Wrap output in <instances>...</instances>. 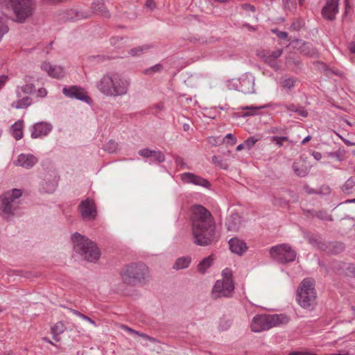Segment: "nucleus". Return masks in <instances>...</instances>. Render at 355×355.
<instances>
[{
  "label": "nucleus",
  "mask_w": 355,
  "mask_h": 355,
  "mask_svg": "<svg viewBox=\"0 0 355 355\" xmlns=\"http://www.w3.org/2000/svg\"><path fill=\"white\" fill-rule=\"evenodd\" d=\"M47 95V91L44 88H40L37 90V96L40 97H45Z\"/></svg>",
  "instance_id": "57"
},
{
  "label": "nucleus",
  "mask_w": 355,
  "mask_h": 355,
  "mask_svg": "<svg viewBox=\"0 0 355 355\" xmlns=\"http://www.w3.org/2000/svg\"><path fill=\"white\" fill-rule=\"evenodd\" d=\"M65 326L62 322H58L51 327V332L53 336V339L56 341L59 340L57 338V336L60 334H62L65 330Z\"/></svg>",
  "instance_id": "33"
},
{
  "label": "nucleus",
  "mask_w": 355,
  "mask_h": 355,
  "mask_svg": "<svg viewBox=\"0 0 355 355\" xmlns=\"http://www.w3.org/2000/svg\"><path fill=\"white\" fill-rule=\"evenodd\" d=\"M81 217L85 220H93L97 215L96 205L93 200L87 198L83 200L78 207Z\"/></svg>",
  "instance_id": "12"
},
{
  "label": "nucleus",
  "mask_w": 355,
  "mask_h": 355,
  "mask_svg": "<svg viewBox=\"0 0 355 355\" xmlns=\"http://www.w3.org/2000/svg\"><path fill=\"white\" fill-rule=\"evenodd\" d=\"M152 46L148 44H144L135 48L132 49L129 51V55L132 57H137L141 55L144 52L149 50Z\"/></svg>",
  "instance_id": "32"
},
{
  "label": "nucleus",
  "mask_w": 355,
  "mask_h": 355,
  "mask_svg": "<svg viewBox=\"0 0 355 355\" xmlns=\"http://www.w3.org/2000/svg\"><path fill=\"white\" fill-rule=\"evenodd\" d=\"M271 257L280 263H287L295 261L296 251L288 244L282 243L272 246L270 250Z\"/></svg>",
  "instance_id": "9"
},
{
  "label": "nucleus",
  "mask_w": 355,
  "mask_h": 355,
  "mask_svg": "<svg viewBox=\"0 0 355 355\" xmlns=\"http://www.w3.org/2000/svg\"><path fill=\"white\" fill-rule=\"evenodd\" d=\"M211 160L214 164L219 166L221 168L227 169L228 167L227 164L218 156L214 155Z\"/></svg>",
  "instance_id": "40"
},
{
  "label": "nucleus",
  "mask_w": 355,
  "mask_h": 355,
  "mask_svg": "<svg viewBox=\"0 0 355 355\" xmlns=\"http://www.w3.org/2000/svg\"><path fill=\"white\" fill-rule=\"evenodd\" d=\"M22 191L13 189L5 192L0 196V214L8 217L13 214L20 202Z\"/></svg>",
  "instance_id": "8"
},
{
  "label": "nucleus",
  "mask_w": 355,
  "mask_h": 355,
  "mask_svg": "<svg viewBox=\"0 0 355 355\" xmlns=\"http://www.w3.org/2000/svg\"><path fill=\"white\" fill-rule=\"evenodd\" d=\"M118 143L111 139L104 146L103 149L109 153H114L118 150Z\"/></svg>",
  "instance_id": "36"
},
{
  "label": "nucleus",
  "mask_w": 355,
  "mask_h": 355,
  "mask_svg": "<svg viewBox=\"0 0 355 355\" xmlns=\"http://www.w3.org/2000/svg\"><path fill=\"white\" fill-rule=\"evenodd\" d=\"M284 8L290 11H294L297 8L295 0H282Z\"/></svg>",
  "instance_id": "38"
},
{
  "label": "nucleus",
  "mask_w": 355,
  "mask_h": 355,
  "mask_svg": "<svg viewBox=\"0 0 355 355\" xmlns=\"http://www.w3.org/2000/svg\"><path fill=\"white\" fill-rule=\"evenodd\" d=\"M229 245L230 250L233 253L239 255H242L248 250L245 242L236 237L230 239Z\"/></svg>",
  "instance_id": "22"
},
{
  "label": "nucleus",
  "mask_w": 355,
  "mask_h": 355,
  "mask_svg": "<svg viewBox=\"0 0 355 355\" xmlns=\"http://www.w3.org/2000/svg\"><path fill=\"white\" fill-rule=\"evenodd\" d=\"M295 80L293 78H288L284 79L282 83V86L286 89H291L294 87Z\"/></svg>",
  "instance_id": "39"
},
{
  "label": "nucleus",
  "mask_w": 355,
  "mask_h": 355,
  "mask_svg": "<svg viewBox=\"0 0 355 355\" xmlns=\"http://www.w3.org/2000/svg\"><path fill=\"white\" fill-rule=\"evenodd\" d=\"M255 85V77L250 73L243 74L239 78L232 80L229 82L228 86L243 92V94H254Z\"/></svg>",
  "instance_id": "10"
},
{
  "label": "nucleus",
  "mask_w": 355,
  "mask_h": 355,
  "mask_svg": "<svg viewBox=\"0 0 355 355\" xmlns=\"http://www.w3.org/2000/svg\"><path fill=\"white\" fill-rule=\"evenodd\" d=\"M175 162L177 165H178L182 168H188L184 159L180 156H176L175 157Z\"/></svg>",
  "instance_id": "49"
},
{
  "label": "nucleus",
  "mask_w": 355,
  "mask_h": 355,
  "mask_svg": "<svg viewBox=\"0 0 355 355\" xmlns=\"http://www.w3.org/2000/svg\"><path fill=\"white\" fill-rule=\"evenodd\" d=\"M315 216L323 220H332L331 216L325 211H317Z\"/></svg>",
  "instance_id": "43"
},
{
  "label": "nucleus",
  "mask_w": 355,
  "mask_h": 355,
  "mask_svg": "<svg viewBox=\"0 0 355 355\" xmlns=\"http://www.w3.org/2000/svg\"><path fill=\"white\" fill-rule=\"evenodd\" d=\"M22 92L26 94H31L35 91V87L33 84H26L21 87Z\"/></svg>",
  "instance_id": "41"
},
{
  "label": "nucleus",
  "mask_w": 355,
  "mask_h": 355,
  "mask_svg": "<svg viewBox=\"0 0 355 355\" xmlns=\"http://www.w3.org/2000/svg\"><path fill=\"white\" fill-rule=\"evenodd\" d=\"M32 102L31 98L26 96L13 102L11 106L15 109H25L29 107L32 104Z\"/></svg>",
  "instance_id": "28"
},
{
  "label": "nucleus",
  "mask_w": 355,
  "mask_h": 355,
  "mask_svg": "<svg viewBox=\"0 0 355 355\" xmlns=\"http://www.w3.org/2000/svg\"><path fill=\"white\" fill-rule=\"evenodd\" d=\"M234 290L233 281L217 280L211 291V296L214 299L229 297Z\"/></svg>",
  "instance_id": "11"
},
{
  "label": "nucleus",
  "mask_w": 355,
  "mask_h": 355,
  "mask_svg": "<svg viewBox=\"0 0 355 355\" xmlns=\"http://www.w3.org/2000/svg\"><path fill=\"white\" fill-rule=\"evenodd\" d=\"M259 141L258 138H256L255 137H250L248 138L245 141V146L247 149L250 150L251 149L254 144Z\"/></svg>",
  "instance_id": "42"
},
{
  "label": "nucleus",
  "mask_w": 355,
  "mask_h": 355,
  "mask_svg": "<svg viewBox=\"0 0 355 355\" xmlns=\"http://www.w3.org/2000/svg\"><path fill=\"white\" fill-rule=\"evenodd\" d=\"M68 310L72 313L73 314H74L75 315L80 318L82 319V316H83L84 314L81 313L80 312H79L77 310H75V309H69L68 308Z\"/></svg>",
  "instance_id": "59"
},
{
  "label": "nucleus",
  "mask_w": 355,
  "mask_h": 355,
  "mask_svg": "<svg viewBox=\"0 0 355 355\" xmlns=\"http://www.w3.org/2000/svg\"><path fill=\"white\" fill-rule=\"evenodd\" d=\"M269 139L270 141L275 143V144L279 147H282L283 146L284 141H288L291 144H295L292 140H290L287 137H285V136H282V137L272 136V137H270L269 138Z\"/></svg>",
  "instance_id": "35"
},
{
  "label": "nucleus",
  "mask_w": 355,
  "mask_h": 355,
  "mask_svg": "<svg viewBox=\"0 0 355 355\" xmlns=\"http://www.w3.org/2000/svg\"><path fill=\"white\" fill-rule=\"evenodd\" d=\"M272 31L275 33L277 37L280 39L284 40L288 37V33L285 31H279L277 30H272Z\"/></svg>",
  "instance_id": "53"
},
{
  "label": "nucleus",
  "mask_w": 355,
  "mask_h": 355,
  "mask_svg": "<svg viewBox=\"0 0 355 355\" xmlns=\"http://www.w3.org/2000/svg\"><path fill=\"white\" fill-rule=\"evenodd\" d=\"M53 130V125L48 122H39L35 123L31 128V136L37 139L47 136Z\"/></svg>",
  "instance_id": "17"
},
{
  "label": "nucleus",
  "mask_w": 355,
  "mask_h": 355,
  "mask_svg": "<svg viewBox=\"0 0 355 355\" xmlns=\"http://www.w3.org/2000/svg\"><path fill=\"white\" fill-rule=\"evenodd\" d=\"M269 107V105L266 104L260 106H254V105H250V106H243L241 107V109L242 110H246L247 112L243 114V116L246 117L249 116H254L258 114V112L260 110L265 109Z\"/></svg>",
  "instance_id": "27"
},
{
  "label": "nucleus",
  "mask_w": 355,
  "mask_h": 355,
  "mask_svg": "<svg viewBox=\"0 0 355 355\" xmlns=\"http://www.w3.org/2000/svg\"><path fill=\"white\" fill-rule=\"evenodd\" d=\"M277 106L280 108H284L291 113H296L302 117H306L308 116L307 110L299 104L283 103L277 104Z\"/></svg>",
  "instance_id": "23"
},
{
  "label": "nucleus",
  "mask_w": 355,
  "mask_h": 355,
  "mask_svg": "<svg viewBox=\"0 0 355 355\" xmlns=\"http://www.w3.org/2000/svg\"><path fill=\"white\" fill-rule=\"evenodd\" d=\"M123 37H113L110 39V44L116 47H119L122 43Z\"/></svg>",
  "instance_id": "50"
},
{
  "label": "nucleus",
  "mask_w": 355,
  "mask_h": 355,
  "mask_svg": "<svg viewBox=\"0 0 355 355\" xmlns=\"http://www.w3.org/2000/svg\"><path fill=\"white\" fill-rule=\"evenodd\" d=\"M41 68L42 70L46 71L49 76L54 78H62L66 74V71L62 67L56 64H52L49 62H44L41 65Z\"/></svg>",
  "instance_id": "20"
},
{
  "label": "nucleus",
  "mask_w": 355,
  "mask_h": 355,
  "mask_svg": "<svg viewBox=\"0 0 355 355\" xmlns=\"http://www.w3.org/2000/svg\"><path fill=\"white\" fill-rule=\"evenodd\" d=\"M355 186V176L348 178L343 184L341 189L345 193H350Z\"/></svg>",
  "instance_id": "34"
},
{
  "label": "nucleus",
  "mask_w": 355,
  "mask_h": 355,
  "mask_svg": "<svg viewBox=\"0 0 355 355\" xmlns=\"http://www.w3.org/2000/svg\"><path fill=\"white\" fill-rule=\"evenodd\" d=\"M340 0H327L322 9V17L327 20L333 21L338 13Z\"/></svg>",
  "instance_id": "16"
},
{
  "label": "nucleus",
  "mask_w": 355,
  "mask_h": 355,
  "mask_svg": "<svg viewBox=\"0 0 355 355\" xmlns=\"http://www.w3.org/2000/svg\"><path fill=\"white\" fill-rule=\"evenodd\" d=\"M296 300L304 309L311 310L316 304V292L314 281L306 278L302 281L297 291Z\"/></svg>",
  "instance_id": "6"
},
{
  "label": "nucleus",
  "mask_w": 355,
  "mask_h": 355,
  "mask_svg": "<svg viewBox=\"0 0 355 355\" xmlns=\"http://www.w3.org/2000/svg\"><path fill=\"white\" fill-rule=\"evenodd\" d=\"M225 139L230 140L231 145H234L236 143V138L232 133L227 134Z\"/></svg>",
  "instance_id": "55"
},
{
  "label": "nucleus",
  "mask_w": 355,
  "mask_h": 355,
  "mask_svg": "<svg viewBox=\"0 0 355 355\" xmlns=\"http://www.w3.org/2000/svg\"><path fill=\"white\" fill-rule=\"evenodd\" d=\"M230 327V323L229 322V321H223V320H221L220 322V324H219V328L220 330L222 331H225V330H227Z\"/></svg>",
  "instance_id": "51"
},
{
  "label": "nucleus",
  "mask_w": 355,
  "mask_h": 355,
  "mask_svg": "<svg viewBox=\"0 0 355 355\" xmlns=\"http://www.w3.org/2000/svg\"><path fill=\"white\" fill-rule=\"evenodd\" d=\"M304 189L308 194L317 193L313 189L310 188L309 186H305Z\"/></svg>",
  "instance_id": "61"
},
{
  "label": "nucleus",
  "mask_w": 355,
  "mask_h": 355,
  "mask_svg": "<svg viewBox=\"0 0 355 355\" xmlns=\"http://www.w3.org/2000/svg\"><path fill=\"white\" fill-rule=\"evenodd\" d=\"M242 8L247 10V11H251V12H254L255 11V8L254 6H252L250 4H248V3H244L242 5Z\"/></svg>",
  "instance_id": "56"
},
{
  "label": "nucleus",
  "mask_w": 355,
  "mask_h": 355,
  "mask_svg": "<svg viewBox=\"0 0 355 355\" xmlns=\"http://www.w3.org/2000/svg\"><path fill=\"white\" fill-rule=\"evenodd\" d=\"M153 157H155L156 161L159 163H162L165 161V155L159 150H154Z\"/></svg>",
  "instance_id": "46"
},
{
  "label": "nucleus",
  "mask_w": 355,
  "mask_h": 355,
  "mask_svg": "<svg viewBox=\"0 0 355 355\" xmlns=\"http://www.w3.org/2000/svg\"><path fill=\"white\" fill-rule=\"evenodd\" d=\"M191 258L189 256L179 257L175 260L173 268L176 270L187 268L191 264Z\"/></svg>",
  "instance_id": "26"
},
{
  "label": "nucleus",
  "mask_w": 355,
  "mask_h": 355,
  "mask_svg": "<svg viewBox=\"0 0 355 355\" xmlns=\"http://www.w3.org/2000/svg\"><path fill=\"white\" fill-rule=\"evenodd\" d=\"M122 281L130 286L142 284L148 275V268L143 263H131L121 271Z\"/></svg>",
  "instance_id": "5"
},
{
  "label": "nucleus",
  "mask_w": 355,
  "mask_h": 355,
  "mask_svg": "<svg viewBox=\"0 0 355 355\" xmlns=\"http://www.w3.org/2000/svg\"><path fill=\"white\" fill-rule=\"evenodd\" d=\"M8 80V76L6 75L0 76V89H2L7 81Z\"/></svg>",
  "instance_id": "54"
},
{
  "label": "nucleus",
  "mask_w": 355,
  "mask_h": 355,
  "mask_svg": "<svg viewBox=\"0 0 355 355\" xmlns=\"http://www.w3.org/2000/svg\"><path fill=\"white\" fill-rule=\"evenodd\" d=\"M82 319L87 321V322H89L90 324H92V325H94V327H97V324L96 323L95 321H94L92 318H90L89 317L85 315H83V316H82Z\"/></svg>",
  "instance_id": "58"
},
{
  "label": "nucleus",
  "mask_w": 355,
  "mask_h": 355,
  "mask_svg": "<svg viewBox=\"0 0 355 355\" xmlns=\"http://www.w3.org/2000/svg\"><path fill=\"white\" fill-rule=\"evenodd\" d=\"M293 169L295 173L300 177H305L309 172V168L304 164L300 165L298 163L294 162Z\"/></svg>",
  "instance_id": "31"
},
{
  "label": "nucleus",
  "mask_w": 355,
  "mask_h": 355,
  "mask_svg": "<svg viewBox=\"0 0 355 355\" xmlns=\"http://www.w3.org/2000/svg\"><path fill=\"white\" fill-rule=\"evenodd\" d=\"M286 319V317L282 314L256 315L250 324L251 330L256 333L266 331L285 322Z\"/></svg>",
  "instance_id": "7"
},
{
  "label": "nucleus",
  "mask_w": 355,
  "mask_h": 355,
  "mask_svg": "<svg viewBox=\"0 0 355 355\" xmlns=\"http://www.w3.org/2000/svg\"><path fill=\"white\" fill-rule=\"evenodd\" d=\"M154 150H151L149 148L141 149L138 151V154L144 157H153Z\"/></svg>",
  "instance_id": "47"
},
{
  "label": "nucleus",
  "mask_w": 355,
  "mask_h": 355,
  "mask_svg": "<svg viewBox=\"0 0 355 355\" xmlns=\"http://www.w3.org/2000/svg\"><path fill=\"white\" fill-rule=\"evenodd\" d=\"M92 8L96 11L98 12L101 15L105 17H109L110 15L108 11L104 7L103 0H95L92 3Z\"/></svg>",
  "instance_id": "30"
},
{
  "label": "nucleus",
  "mask_w": 355,
  "mask_h": 355,
  "mask_svg": "<svg viewBox=\"0 0 355 355\" xmlns=\"http://www.w3.org/2000/svg\"><path fill=\"white\" fill-rule=\"evenodd\" d=\"M283 53L281 49H275L272 51H264L262 58L266 63L275 70H278L280 67L277 58H279Z\"/></svg>",
  "instance_id": "18"
},
{
  "label": "nucleus",
  "mask_w": 355,
  "mask_h": 355,
  "mask_svg": "<svg viewBox=\"0 0 355 355\" xmlns=\"http://www.w3.org/2000/svg\"><path fill=\"white\" fill-rule=\"evenodd\" d=\"M130 85V79L117 72L106 73L95 83V87L99 93L108 98L127 95Z\"/></svg>",
  "instance_id": "2"
},
{
  "label": "nucleus",
  "mask_w": 355,
  "mask_h": 355,
  "mask_svg": "<svg viewBox=\"0 0 355 355\" xmlns=\"http://www.w3.org/2000/svg\"><path fill=\"white\" fill-rule=\"evenodd\" d=\"M121 329H124L125 331H127L129 334H132L135 332V329L126 326V325H121Z\"/></svg>",
  "instance_id": "62"
},
{
  "label": "nucleus",
  "mask_w": 355,
  "mask_h": 355,
  "mask_svg": "<svg viewBox=\"0 0 355 355\" xmlns=\"http://www.w3.org/2000/svg\"><path fill=\"white\" fill-rule=\"evenodd\" d=\"M162 66L159 64H155L145 70V73L150 75L159 71H161Z\"/></svg>",
  "instance_id": "44"
},
{
  "label": "nucleus",
  "mask_w": 355,
  "mask_h": 355,
  "mask_svg": "<svg viewBox=\"0 0 355 355\" xmlns=\"http://www.w3.org/2000/svg\"><path fill=\"white\" fill-rule=\"evenodd\" d=\"M145 6L148 9L151 10L156 8V3L154 0H146Z\"/></svg>",
  "instance_id": "52"
},
{
  "label": "nucleus",
  "mask_w": 355,
  "mask_h": 355,
  "mask_svg": "<svg viewBox=\"0 0 355 355\" xmlns=\"http://www.w3.org/2000/svg\"><path fill=\"white\" fill-rule=\"evenodd\" d=\"M57 186L56 178L46 175L40 183L39 190L42 193H52L55 191Z\"/></svg>",
  "instance_id": "19"
},
{
  "label": "nucleus",
  "mask_w": 355,
  "mask_h": 355,
  "mask_svg": "<svg viewBox=\"0 0 355 355\" xmlns=\"http://www.w3.org/2000/svg\"><path fill=\"white\" fill-rule=\"evenodd\" d=\"M24 122L23 121L18 120L11 126L12 136L16 139L19 140L24 136L23 132Z\"/></svg>",
  "instance_id": "25"
},
{
  "label": "nucleus",
  "mask_w": 355,
  "mask_h": 355,
  "mask_svg": "<svg viewBox=\"0 0 355 355\" xmlns=\"http://www.w3.org/2000/svg\"><path fill=\"white\" fill-rule=\"evenodd\" d=\"M181 180L185 184H192L207 189L211 187V184L207 179L189 172L182 173Z\"/></svg>",
  "instance_id": "15"
},
{
  "label": "nucleus",
  "mask_w": 355,
  "mask_h": 355,
  "mask_svg": "<svg viewBox=\"0 0 355 355\" xmlns=\"http://www.w3.org/2000/svg\"><path fill=\"white\" fill-rule=\"evenodd\" d=\"M214 259L212 256L204 258L197 266L199 272L204 274L207 270L212 265Z\"/></svg>",
  "instance_id": "29"
},
{
  "label": "nucleus",
  "mask_w": 355,
  "mask_h": 355,
  "mask_svg": "<svg viewBox=\"0 0 355 355\" xmlns=\"http://www.w3.org/2000/svg\"><path fill=\"white\" fill-rule=\"evenodd\" d=\"M222 275L223 277L222 280L232 281V270L230 268H225L222 272Z\"/></svg>",
  "instance_id": "48"
},
{
  "label": "nucleus",
  "mask_w": 355,
  "mask_h": 355,
  "mask_svg": "<svg viewBox=\"0 0 355 355\" xmlns=\"http://www.w3.org/2000/svg\"><path fill=\"white\" fill-rule=\"evenodd\" d=\"M62 93L68 98L77 99L83 102L89 103L91 100L85 90L77 86L64 87Z\"/></svg>",
  "instance_id": "13"
},
{
  "label": "nucleus",
  "mask_w": 355,
  "mask_h": 355,
  "mask_svg": "<svg viewBox=\"0 0 355 355\" xmlns=\"http://www.w3.org/2000/svg\"><path fill=\"white\" fill-rule=\"evenodd\" d=\"M345 151L344 150H341L339 149L337 151L329 153V156L333 158L336 159L338 161H342L343 160V155L344 154Z\"/></svg>",
  "instance_id": "45"
},
{
  "label": "nucleus",
  "mask_w": 355,
  "mask_h": 355,
  "mask_svg": "<svg viewBox=\"0 0 355 355\" xmlns=\"http://www.w3.org/2000/svg\"><path fill=\"white\" fill-rule=\"evenodd\" d=\"M312 155L313 156L315 159H316L318 161L322 159V154L320 152L314 151L312 153Z\"/></svg>",
  "instance_id": "60"
},
{
  "label": "nucleus",
  "mask_w": 355,
  "mask_h": 355,
  "mask_svg": "<svg viewBox=\"0 0 355 355\" xmlns=\"http://www.w3.org/2000/svg\"><path fill=\"white\" fill-rule=\"evenodd\" d=\"M38 162V158L31 153H21L17 159L13 161L15 166L21 167L25 169H31Z\"/></svg>",
  "instance_id": "14"
},
{
  "label": "nucleus",
  "mask_w": 355,
  "mask_h": 355,
  "mask_svg": "<svg viewBox=\"0 0 355 355\" xmlns=\"http://www.w3.org/2000/svg\"><path fill=\"white\" fill-rule=\"evenodd\" d=\"M345 249V245L340 242H336L331 245V252L334 254H338L343 252Z\"/></svg>",
  "instance_id": "37"
},
{
  "label": "nucleus",
  "mask_w": 355,
  "mask_h": 355,
  "mask_svg": "<svg viewBox=\"0 0 355 355\" xmlns=\"http://www.w3.org/2000/svg\"><path fill=\"white\" fill-rule=\"evenodd\" d=\"M243 225V219L239 214L230 215L225 222V225L229 231H239Z\"/></svg>",
  "instance_id": "21"
},
{
  "label": "nucleus",
  "mask_w": 355,
  "mask_h": 355,
  "mask_svg": "<svg viewBox=\"0 0 355 355\" xmlns=\"http://www.w3.org/2000/svg\"><path fill=\"white\" fill-rule=\"evenodd\" d=\"M192 212L193 243L200 246L211 245L216 241V226L211 212L200 205H193Z\"/></svg>",
  "instance_id": "1"
},
{
  "label": "nucleus",
  "mask_w": 355,
  "mask_h": 355,
  "mask_svg": "<svg viewBox=\"0 0 355 355\" xmlns=\"http://www.w3.org/2000/svg\"><path fill=\"white\" fill-rule=\"evenodd\" d=\"M35 8L33 0H0V9L12 12L10 18L17 23H24L31 17Z\"/></svg>",
  "instance_id": "3"
},
{
  "label": "nucleus",
  "mask_w": 355,
  "mask_h": 355,
  "mask_svg": "<svg viewBox=\"0 0 355 355\" xmlns=\"http://www.w3.org/2000/svg\"><path fill=\"white\" fill-rule=\"evenodd\" d=\"M61 19L64 20H75L82 18H87L89 17V15L85 14L83 12L78 11L76 9H70L62 14Z\"/></svg>",
  "instance_id": "24"
},
{
  "label": "nucleus",
  "mask_w": 355,
  "mask_h": 355,
  "mask_svg": "<svg viewBox=\"0 0 355 355\" xmlns=\"http://www.w3.org/2000/svg\"><path fill=\"white\" fill-rule=\"evenodd\" d=\"M281 132V129L277 127L271 128L269 130V132L270 133H279Z\"/></svg>",
  "instance_id": "63"
},
{
  "label": "nucleus",
  "mask_w": 355,
  "mask_h": 355,
  "mask_svg": "<svg viewBox=\"0 0 355 355\" xmlns=\"http://www.w3.org/2000/svg\"><path fill=\"white\" fill-rule=\"evenodd\" d=\"M292 26H293V28L294 29H295V30H298V29H300V27L302 26V24H301V23H300V21H298V22H297V23H296V24H295V23H293V24H292Z\"/></svg>",
  "instance_id": "64"
},
{
  "label": "nucleus",
  "mask_w": 355,
  "mask_h": 355,
  "mask_svg": "<svg viewBox=\"0 0 355 355\" xmlns=\"http://www.w3.org/2000/svg\"><path fill=\"white\" fill-rule=\"evenodd\" d=\"M71 239L75 252L82 259L90 262L98 259L100 251L94 242L78 232L72 234Z\"/></svg>",
  "instance_id": "4"
}]
</instances>
